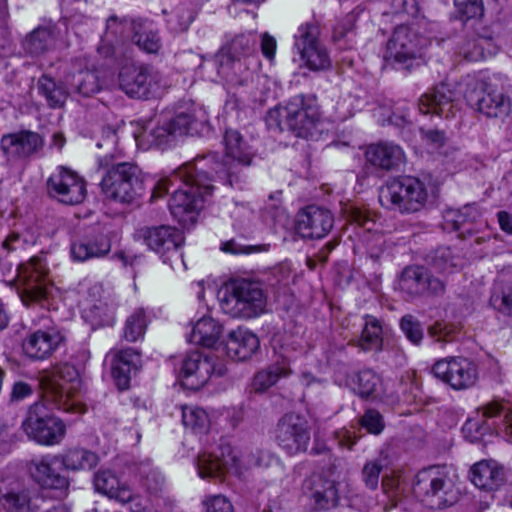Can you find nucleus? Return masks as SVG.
<instances>
[{
  "instance_id": "obj_1",
  "label": "nucleus",
  "mask_w": 512,
  "mask_h": 512,
  "mask_svg": "<svg viewBox=\"0 0 512 512\" xmlns=\"http://www.w3.org/2000/svg\"><path fill=\"white\" fill-rule=\"evenodd\" d=\"M176 185L169 202L170 212L183 226L191 225L214 189L206 161L195 159L160 179L154 186L152 198L162 197Z\"/></svg>"
},
{
  "instance_id": "obj_2",
  "label": "nucleus",
  "mask_w": 512,
  "mask_h": 512,
  "mask_svg": "<svg viewBox=\"0 0 512 512\" xmlns=\"http://www.w3.org/2000/svg\"><path fill=\"white\" fill-rule=\"evenodd\" d=\"M225 156L222 162L217 160L216 154L196 158L205 160L206 169L210 174L214 173L223 183L242 189L246 180L244 173L253 159V152L242 135L234 129H227L224 135Z\"/></svg>"
},
{
  "instance_id": "obj_3",
  "label": "nucleus",
  "mask_w": 512,
  "mask_h": 512,
  "mask_svg": "<svg viewBox=\"0 0 512 512\" xmlns=\"http://www.w3.org/2000/svg\"><path fill=\"white\" fill-rule=\"evenodd\" d=\"M319 108L315 97L303 94L291 97L284 106L270 109L266 123L270 129L289 130L297 137L306 138L319 121Z\"/></svg>"
},
{
  "instance_id": "obj_4",
  "label": "nucleus",
  "mask_w": 512,
  "mask_h": 512,
  "mask_svg": "<svg viewBox=\"0 0 512 512\" xmlns=\"http://www.w3.org/2000/svg\"><path fill=\"white\" fill-rule=\"evenodd\" d=\"M102 178L99 184L105 199L118 203H131L144 191L143 173L132 162H99Z\"/></svg>"
},
{
  "instance_id": "obj_5",
  "label": "nucleus",
  "mask_w": 512,
  "mask_h": 512,
  "mask_svg": "<svg viewBox=\"0 0 512 512\" xmlns=\"http://www.w3.org/2000/svg\"><path fill=\"white\" fill-rule=\"evenodd\" d=\"M381 206L400 214H414L424 210L430 200L429 191L423 181L413 176L389 179L379 188Z\"/></svg>"
},
{
  "instance_id": "obj_6",
  "label": "nucleus",
  "mask_w": 512,
  "mask_h": 512,
  "mask_svg": "<svg viewBox=\"0 0 512 512\" xmlns=\"http://www.w3.org/2000/svg\"><path fill=\"white\" fill-rule=\"evenodd\" d=\"M266 305L267 297L261 284L247 279L231 281L220 297L222 311L233 318L257 317L265 312Z\"/></svg>"
},
{
  "instance_id": "obj_7",
  "label": "nucleus",
  "mask_w": 512,
  "mask_h": 512,
  "mask_svg": "<svg viewBox=\"0 0 512 512\" xmlns=\"http://www.w3.org/2000/svg\"><path fill=\"white\" fill-rule=\"evenodd\" d=\"M319 21L312 19L300 24L293 36V52L299 67L311 72H324L332 67L330 51L323 41Z\"/></svg>"
},
{
  "instance_id": "obj_8",
  "label": "nucleus",
  "mask_w": 512,
  "mask_h": 512,
  "mask_svg": "<svg viewBox=\"0 0 512 512\" xmlns=\"http://www.w3.org/2000/svg\"><path fill=\"white\" fill-rule=\"evenodd\" d=\"M416 492L422 502L431 509H443L453 505L458 491L446 466H430L417 474Z\"/></svg>"
},
{
  "instance_id": "obj_9",
  "label": "nucleus",
  "mask_w": 512,
  "mask_h": 512,
  "mask_svg": "<svg viewBox=\"0 0 512 512\" xmlns=\"http://www.w3.org/2000/svg\"><path fill=\"white\" fill-rule=\"evenodd\" d=\"M419 23L397 25L387 42L385 59L410 69L414 61L422 58L424 50L430 45L428 37L419 30Z\"/></svg>"
},
{
  "instance_id": "obj_10",
  "label": "nucleus",
  "mask_w": 512,
  "mask_h": 512,
  "mask_svg": "<svg viewBox=\"0 0 512 512\" xmlns=\"http://www.w3.org/2000/svg\"><path fill=\"white\" fill-rule=\"evenodd\" d=\"M118 86L130 98L148 100L160 95L164 84L161 73L153 67L127 63L119 70Z\"/></svg>"
},
{
  "instance_id": "obj_11",
  "label": "nucleus",
  "mask_w": 512,
  "mask_h": 512,
  "mask_svg": "<svg viewBox=\"0 0 512 512\" xmlns=\"http://www.w3.org/2000/svg\"><path fill=\"white\" fill-rule=\"evenodd\" d=\"M25 434L41 445L59 444L65 437L66 425L58 417L50 415L43 403L30 406L25 420L22 422Z\"/></svg>"
},
{
  "instance_id": "obj_12",
  "label": "nucleus",
  "mask_w": 512,
  "mask_h": 512,
  "mask_svg": "<svg viewBox=\"0 0 512 512\" xmlns=\"http://www.w3.org/2000/svg\"><path fill=\"white\" fill-rule=\"evenodd\" d=\"M243 457L244 454L229 443H220L213 451L199 455L198 474L201 478L221 477L224 473L241 475Z\"/></svg>"
},
{
  "instance_id": "obj_13",
  "label": "nucleus",
  "mask_w": 512,
  "mask_h": 512,
  "mask_svg": "<svg viewBox=\"0 0 512 512\" xmlns=\"http://www.w3.org/2000/svg\"><path fill=\"white\" fill-rule=\"evenodd\" d=\"M310 428L307 420L296 413H286L275 429L277 445L288 455L305 452L310 442Z\"/></svg>"
},
{
  "instance_id": "obj_14",
  "label": "nucleus",
  "mask_w": 512,
  "mask_h": 512,
  "mask_svg": "<svg viewBox=\"0 0 512 512\" xmlns=\"http://www.w3.org/2000/svg\"><path fill=\"white\" fill-rule=\"evenodd\" d=\"M467 102L487 118L506 119L512 111V100L502 87L491 83L481 84L480 92L467 91Z\"/></svg>"
},
{
  "instance_id": "obj_15",
  "label": "nucleus",
  "mask_w": 512,
  "mask_h": 512,
  "mask_svg": "<svg viewBox=\"0 0 512 512\" xmlns=\"http://www.w3.org/2000/svg\"><path fill=\"white\" fill-rule=\"evenodd\" d=\"M48 194L67 205H77L86 197V182L75 171L58 167L46 182Z\"/></svg>"
},
{
  "instance_id": "obj_16",
  "label": "nucleus",
  "mask_w": 512,
  "mask_h": 512,
  "mask_svg": "<svg viewBox=\"0 0 512 512\" xmlns=\"http://www.w3.org/2000/svg\"><path fill=\"white\" fill-rule=\"evenodd\" d=\"M432 372L454 390L468 389L474 386L478 379L475 364L464 357L441 359L433 365Z\"/></svg>"
},
{
  "instance_id": "obj_17",
  "label": "nucleus",
  "mask_w": 512,
  "mask_h": 512,
  "mask_svg": "<svg viewBox=\"0 0 512 512\" xmlns=\"http://www.w3.org/2000/svg\"><path fill=\"white\" fill-rule=\"evenodd\" d=\"M43 144V138L37 132L20 130L2 135L0 150L8 163L15 164L29 160Z\"/></svg>"
},
{
  "instance_id": "obj_18",
  "label": "nucleus",
  "mask_w": 512,
  "mask_h": 512,
  "mask_svg": "<svg viewBox=\"0 0 512 512\" xmlns=\"http://www.w3.org/2000/svg\"><path fill=\"white\" fill-rule=\"evenodd\" d=\"M296 231L306 239H322L334 226L333 213L322 206L308 205L296 215Z\"/></svg>"
},
{
  "instance_id": "obj_19",
  "label": "nucleus",
  "mask_w": 512,
  "mask_h": 512,
  "mask_svg": "<svg viewBox=\"0 0 512 512\" xmlns=\"http://www.w3.org/2000/svg\"><path fill=\"white\" fill-rule=\"evenodd\" d=\"M401 292L409 297H418L422 295H440L445 291V284L439 278L430 274L422 266L406 267L398 281Z\"/></svg>"
},
{
  "instance_id": "obj_20",
  "label": "nucleus",
  "mask_w": 512,
  "mask_h": 512,
  "mask_svg": "<svg viewBox=\"0 0 512 512\" xmlns=\"http://www.w3.org/2000/svg\"><path fill=\"white\" fill-rule=\"evenodd\" d=\"M418 109L422 114L451 118L460 111V105L455 92L447 84L440 83L420 97Z\"/></svg>"
},
{
  "instance_id": "obj_21",
  "label": "nucleus",
  "mask_w": 512,
  "mask_h": 512,
  "mask_svg": "<svg viewBox=\"0 0 512 512\" xmlns=\"http://www.w3.org/2000/svg\"><path fill=\"white\" fill-rule=\"evenodd\" d=\"M137 21L138 18L111 15L106 21V29L97 49L99 54L106 58L116 56L120 47L129 37V32L131 35L133 34L134 24Z\"/></svg>"
},
{
  "instance_id": "obj_22",
  "label": "nucleus",
  "mask_w": 512,
  "mask_h": 512,
  "mask_svg": "<svg viewBox=\"0 0 512 512\" xmlns=\"http://www.w3.org/2000/svg\"><path fill=\"white\" fill-rule=\"evenodd\" d=\"M224 374L222 366L217 367L212 357L198 351L188 354L182 360L181 376L185 380L191 379V386L200 387L208 382L210 377Z\"/></svg>"
},
{
  "instance_id": "obj_23",
  "label": "nucleus",
  "mask_w": 512,
  "mask_h": 512,
  "mask_svg": "<svg viewBox=\"0 0 512 512\" xmlns=\"http://www.w3.org/2000/svg\"><path fill=\"white\" fill-rule=\"evenodd\" d=\"M32 491L14 477L0 479V502L7 512H34Z\"/></svg>"
},
{
  "instance_id": "obj_24",
  "label": "nucleus",
  "mask_w": 512,
  "mask_h": 512,
  "mask_svg": "<svg viewBox=\"0 0 512 512\" xmlns=\"http://www.w3.org/2000/svg\"><path fill=\"white\" fill-rule=\"evenodd\" d=\"M60 463L57 456L44 455L30 461L29 471L32 478L42 487L62 490L67 488L69 483L57 469Z\"/></svg>"
},
{
  "instance_id": "obj_25",
  "label": "nucleus",
  "mask_w": 512,
  "mask_h": 512,
  "mask_svg": "<svg viewBox=\"0 0 512 512\" xmlns=\"http://www.w3.org/2000/svg\"><path fill=\"white\" fill-rule=\"evenodd\" d=\"M111 375L119 390H126L130 386L132 373L139 370L141 355L133 348L111 351Z\"/></svg>"
},
{
  "instance_id": "obj_26",
  "label": "nucleus",
  "mask_w": 512,
  "mask_h": 512,
  "mask_svg": "<svg viewBox=\"0 0 512 512\" xmlns=\"http://www.w3.org/2000/svg\"><path fill=\"white\" fill-rule=\"evenodd\" d=\"M62 336L55 329L37 330L22 342L24 354L32 360H45L58 348Z\"/></svg>"
},
{
  "instance_id": "obj_27",
  "label": "nucleus",
  "mask_w": 512,
  "mask_h": 512,
  "mask_svg": "<svg viewBox=\"0 0 512 512\" xmlns=\"http://www.w3.org/2000/svg\"><path fill=\"white\" fill-rule=\"evenodd\" d=\"M139 235L147 247L157 253L177 250L184 242L182 232L168 225L145 227Z\"/></svg>"
},
{
  "instance_id": "obj_28",
  "label": "nucleus",
  "mask_w": 512,
  "mask_h": 512,
  "mask_svg": "<svg viewBox=\"0 0 512 512\" xmlns=\"http://www.w3.org/2000/svg\"><path fill=\"white\" fill-rule=\"evenodd\" d=\"M258 58H242L220 56L218 73L232 86H244L253 80L254 72L259 68Z\"/></svg>"
},
{
  "instance_id": "obj_29",
  "label": "nucleus",
  "mask_w": 512,
  "mask_h": 512,
  "mask_svg": "<svg viewBox=\"0 0 512 512\" xmlns=\"http://www.w3.org/2000/svg\"><path fill=\"white\" fill-rule=\"evenodd\" d=\"M110 250L111 241L109 237L102 232L86 235L74 241L70 247L71 257L77 262L104 257Z\"/></svg>"
},
{
  "instance_id": "obj_30",
  "label": "nucleus",
  "mask_w": 512,
  "mask_h": 512,
  "mask_svg": "<svg viewBox=\"0 0 512 512\" xmlns=\"http://www.w3.org/2000/svg\"><path fill=\"white\" fill-rule=\"evenodd\" d=\"M58 38L57 25L48 22L28 33L22 41V48L30 56H41L55 47Z\"/></svg>"
},
{
  "instance_id": "obj_31",
  "label": "nucleus",
  "mask_w": 512,
  "mask_h": 512,
  "mask_svg": "<svg viewBox=\"0 0 512 512\" xmlns=\"http://www.w3.org/2000/svg\"><path fill=\"white\" fill-rule=\"evenodd\" d=\"M29 269V275L20 294L21 300L26 306L39 304L43 307L48 297L49 282L41 271L42 265L39 260L32 259Z\"/></svg>"
},
{
  "instance_id": "obj_32",
  "label": "nucleus",
  "mask_w": 512,
  "mask_h": 512,
  "mask_svg": "<svg viewBox=\"0 0 512 512\" xmlns=\"http://www.w3.org/2000/svg\"><path fill=\"white\" fill-rule=\"evenodd\" d=\"M93 485L98 493L121 503H127L134 497L131 488L111 469H99L94 475Z\"/></svg>"
},
{
  "instance_id": "obj_33",
  "label": "nucleus",
  "mask_w": 512,
  "mask_h": 512,
  "mask_svg": "<svg viewBox=\"0 0 512 512\" xmlns=\"http://www.w3.org/2000/svg\"><path fill=\"white\" fill-rule=\"evenodd\" d=\"M444 222L446 229L457 231L463 238L477 232L482 225L480 212L472 205H466L459 210H447Z\"/></svg>"
},
{
  "instance_id": "obj_34",
  "label": "nucleus",
  "mask_w": 512,
  "mask_h": 512,
  "mask_svg": "<svg viewBox=\"0 0 512 512\" xmlns=\"http://www.w3.org/2000/svg\"><path fill=\"white\" fill-rule=\"evenodd\" d=\"M308 485L316 509L328 510L337 506L339 494L334 480L315 474L308 480Z\"/></svg>"
},
{
  "instance_id": "obj_35",
  "label": "nucleus",
  "mask_w": 512,
  "mask_h": 512,
  "mask_svg": "<svg viewBox=\"0 0 512 512\" xmlns=\"http://www.w3.org/2000/svg\"><path fill=\"white\" fill-rule=\"evenodd\" d=\"M472 483L483 490H495L505 481V472L496 461L482 460L470 469Z\"/></svg>"
},
{
  "instance_id": "obj_36",
  "label": "nucleus",
  "mask_w": 512,
  "mask_h": 512,
  "mask_svg": "<svg viewBox=\"0 0 512 512\" xmlns=\"http://www.w3.org/2000/svg\"><path fill=\"white\" fill-rule=\"evenodd\" d=\"M259 345V339L255 334L239 328L229 333L225 348L229 358L244 361L258 350Z\"/></svg>"
},
{
  "instance_id": "obj_37",
  "label": "nucleus",
  "mask_w": 512,
  "mask_h": 512,
  "mask_svg": "<svg viewBox=\"0 0 512 512\" xmlns=\"http://www.w3.org/2000/svg\"><path fill=\"white\" fill-rule=\"evenodd\" d=\"M366 158L375 167L391 170L399 167L404 162L405 156L400 146L393 143H379L368 147Z\"/></svg>"
},
{
  "instance_id": "obj_38",
  "label": "nucleus",
  "mask_w": 512,
  "mask_h": 512,
  "mask_svg": "<svg viewBox=\"0 0 512 512\" xmlns=\"http://www.w3.org/2000/svg\"><path fill=\"white\" fill-rule=\"evenodd\" d=\"M131 40L142 52L147 54L156 55L162 48L159 30L148 19L138 18V21L134 24Z\"/></svg>"
},
{
  "instance_id": "obj_39",
  "label": "nucleus",
  "mask_w": 512,
  "mask_h": 512,
  "mask_svg": "<svg viewBox=\"0 0 512 512\" xmlns=\"http://www.w3.org/2000/svg\"><path fill=\"white\" fill-rule=\"evenodd\" d=\"M205 121L203 112L193 108L177 111L172 118L167 120V123L174 137H177L199 133L203 129Z\"/></svg>"
},
{
  "instance_id": "obj_40",
  "label": "nucleus",
  "mask_w": 512,
  "mask_h": 512,
  "mask_svg": "<svg viewBox=\"0 0 512 512\" xmlns=\"http://www.w3.org/2000/svg\"><path fill=\"white\" fill-rule=\"evenodd\" d=\"M478 411L481 412L480 418L467 420L462 428L465 437L471 442L479 441L492 430L489 420L500 415L502 406L496 402L488 403Z\"/></svg>"
},
{
  "instance_id": "obj_41",
  "label": "nucleus",
  "mask_w": 512,
  "mask_h": 512,
  "mask_svg": "<svg viewBox=\"0 0 512 512\" xmlns=\"http://www.w3.org/2000/svg\"><path fill=\"white\" fill-rule=\"evenodd\" d=\"M222 326L211 317H202L187 336L188 342L204 347H213L220 338Z\"/></svg>"
},
{
  "instance_id": "obj_42",
  "label": "nucleus",
  "mask_w": 512,
  "mask_h": 512,
  "mask_svg": "<svg viewBox=\"0 0 512 512\" xmlns=\"http://www.w3.org/2000/svg\"><path fill=\"white\" fill-rule=\"evenodd\" d=\"M37 89L39 94L45 98L47 106L52 109L62 108L69 97L65 84L57 82L46 74L38 79Z\"/></svg>"
},
{
  "instance_id": "obj_43",
  "label": "nucleus",
  "mask_w": 512,
  "mask_h": 512,
  "mask_svg": "<svg viewBox=\"0 0 512 512\" xmlns=\"http://www.w3.org/2000/svg\"><path fill=\"white\" fill-rule=\"evenodd\" d=\"M356 345L363 351H380L382 349V326L380 321L371 315L363 317L361 334Z\"/></svg>"
},
{
  "instance_id": "obj_44",
  "label": "nucleus",
  "mask_w": 512,
  "mask_h": 512,
  "mask_svg": "<svg viewBox=\"0 0 512 512\" xmlns=\"http://www.w3.org/2000/svg\"><path fill=\"white\" fill-rule=\"evenodd\" d=\"M71 388H74V384L68 386L67 383L50 381L44 385V400L56 409L71 411L76 404L70 392Z\"/></svg>"
},
{
  "instance_id": "obj_45",
  "label": "nucleus",
  "mask_w": 512,
  "mask_h": 512,
  "mask_svg": "<svg viewBox=\"0 0 512 512\" xmlns=\"http://www.w3.org/2000/svg\"><path fill=\"white\" fill-rule=\"evenodd\" d=\"M65 81L76 93L84 97H91L102 88L97 72L89 69L67 75Z\"/></svg>"
},
{
  "instance_id": "obj_46",
  "label": "nucleus",
  "mask_w": 512,
  "mask_h": 512,
  "mask_svg": "<svg viewBox=\"0 0 512 512\" xmlns=\"http://www.w3.org/2000/svg\"><path fill=\"white\" fill-rule=\"evenodd\" d=\"M294 356L287 354L284 356L282 362H277L270 365L267 369L260 371L254 378V386L257 390H266L277 383V381L290 374L289 361Z\"/></svg>"
},
{
  "instance_id": "obj_47",
  "label": "nucleus",
  "mask_w": 512,
  "mask_h": 512,
  "mask_svg": "<svg viewBox=\"0 0 512 512\" xmlns=\"http://www.w3.org/2000/svg\"><path fill=\"white\" fill-rule=\"evenodd\" d=\"M99 462L98 455L85 448L68 449L62 456L61 463L69 470H90Z\"/></svg>"
},
{
  "instance_id": "obj_48",
  "label": "nucleus",
  "mask_w": 512,
  "mask_h": 512,
  "mask_svg": "<svg viewBox=\"0 0 512 512\" xmlns=\"http://www.w3.org/2000/svg\"><path fill=\"white\" fill-rule=\"evenodd\" d=\"M353 390L361 398L377 396L382 387L380 376L372 369L358 371L352 378Z\"/></svg>"
},
{
  "instance_id": "obj_49",
  "label": "nucleus",
  "mask_w": 512,
  "mask_h": 512,
  "mask_svg": "<svg viewBox=\"0 0 512 512\" xmlns=\"http://www.w3.org/2000/svg\"><path fill=\"white\" fill-rule=\"evenodd\" d=\"M149 319L144 308L139 307L126 318L122 337L128 342H136L143 339L148 327Z\"/></svg>"
},
{
  "instance_id": "obj_50",
  "label": "nucleus",
  "mask_w": 512,
  "mask_h": 512,
  "mask_svg": "<svg viewBox=\"0 0 512 512\" xmlns=\"http://www.w3.org/2000/svg\"><path fill=\"white\" fill-rule=\"evenodd\" d=\"M257 40L253 34H240L235 36L229 45L227 51L220 56L242 58L248 60L249 58H258L256 53Z\"/></svg>"
},
{
  "instance_id": "obj_51",
  "label": "nucleus",
  "mask_w": 512,
  "mask_h": 512,
  "mask_svg": "<svg viewBox=\"0 0 512 512\" xmlns=\"http://www.w3.org/2000/svg\"><path fill=\"white\" fill-rule=\"evenodd\" d=\"M84 317L93 327L112 326L116 320V306L113 303L99 301L85 310Z\"/></svg>"
},
{
  "instance_id": "obj_52",
  "label": "nucleus",
  "mask_w": 512,
  "mask_h": 512,
  "mask_svg": "<svg viewBox=\"0 0 512 512\" xmlns=\"http://www.w3.org/2000/svg\"><path fill=\"white\" fill-rule=\"evenodd\" d=\"M182 423L186 428L191 429L195 433L206 432L210 419L205 410L195 406H183Z\"/></svg>"
},
{
  "instance_id": "obj_53",
  "label": "nucleus",
  "mask_w": 512,
  "mask_h": 512,
  "mask_svg": "<svg viewBox=\"0 0 512 512\" xmlns=\"http://www.w3.org/2000/svg\"><path fill=\"white\" fill-rule=\"evenodd\" d=\"M490 41L485 37L465 39L458 46V54L471 62L483 60L486 57V46H490Z\"/></svg>"
},
{
  "instance_id": "obj_54",
  "label": "nucleus",
  "mask_w": 512,
  "mask_h": 512,
  "mask_svg": "<svg viewBox=\"0 0 512 512\" xmlns=\"http://www.w3.org/2000/svg\"><path fill=\"white\" fill-rule=\"evenodd\" d=\"M431 266L438 273H451L458 268L459 263L449 248H439L432 257Z\"/></svg>"
},
{
  "instance_id": "obj_55",
  "label": "nucleus",
  "mask_w": 512,
  "mask_h": 512,
  "mask_svg": "<svg viewBox=\"0 0 512 512\" xmlns=\"http://www.w3.org/2000/svg\"><path fill=\"white\" fill-rule=\"evenodd\" d=\"M491 304L499 311L512 315V276L502 283L499 292L493 293Z\"/></svg>"
},
{
  "instance_id": "obj_56",
  "label": "nucleus",
  "mask_w": 512,
  "mask_h": 512,
  "mask_svg": "<svg viewBox=\"0 0 512 512\" xmlns=\"http://www.w3.org/2000/svg\"><path fill=\"white\" fill-rule=\"evenodd\" d=\"M456 11L462 21L477 19L484 14L482 0H454Z\"/></svg>"
},
{
  "instance_id": "obj_57",
  "label": "nucleus",
  "mask_w": 512,
  "mask_h": 512,
  "mask_svg": "<svg viewBox=\"0 0 512 512\" xmlns=\"http://www.w3.org/2000/svg\"><path fill=\"white\" fill-rule=\"evenodd\" d=\"M400 328L407 339L419 345L424 337L423 327L421 322L413 315H404L400 320Z\"/></svg>"
},
{
  "instance_id": "obj_58",
  "label": "nucleus",
  "mask_w": 512,
  "mask_h": 512,
  "mask_svg": "<svg viewBox=\"0 0 512 512\" xmlns=\"http://www.w3.org/2000/svg\"><path fill=\"white\" fill-rule=\"evenodd\" d=\"M359 424L368 433L379 435L385 428L383 416L375 409H367L359 418Z\"/></svg>"
},
{
  "instance_id": "obj_59",
  "label": "nucleus",
  "mask_w": 512,
  "mask_h": 512,
  "mask_svg": "<svg viewBox=\"0 0 512 512\" xmlns=\"http://www.w3.org/2000/svg\"><path fill=\"white\" fill-rule=\"evenodd\" d=\"M383 469V464L380 459L367 461L362 469V479L371 490L378 487L380 473Z\"/></svg>"
},
{
  "instance_id": "obj_60",
  "label": "nucleus",
  "mask_w": 512,
  "mask_h": 512,
  "mask_svg": "<svg viewBox=\"0 0 512 512\" xmlns=\"http://www.w3.org/2000/svg\"><path fill=\"white\" fill-rule=\"evenodd\" d=\"M273 460L274 458L268 452L262 450L246 453L243 457V472L253 467H268Z\"/></svg>"
},
{
  "instance_id": "obj_61",
  "label": "nucleus",
  "mask_w": 512,
  "mask_h": 512,
  "mask_svg": "<svg viewBox=\"0 0 512 512\" xmlns=\"http://www.w3.org/2000/svg\"><path fill=\"white\" fill-rule=\"evenodd\" d=\"M354 36V19L352 16H346L335 26L333 30V39L336 42L346 39L347 42L351 43Z\"/></svg>"
},
{
  "instance_id": "obj_62",
  "label": "nucleus",
  "mask_w": 512,
  "mask_h": 512,
  "mask_svg": "<svg viewBox=\"0 0 512 512\" xmlns=\"http://www.w3.org/2000/svg\"><path fill=\"white\" fill-rule=\"evenodd\" d=\"M145 137L149 138L151 146H161L167 143L171 138H175L167 121L153 128Z\"/></svg>"
},
{
  "instance_id": "obj_63",
  "label": "nucleus",
  "mask_w": 512,
  "mask_h": 512,
  "mask_svg": "<svg viewBox=\"0 0 512 512\" xmlns=\"http://www.w3.org/2000/svg\"><path fill=\"white\" fill-rule=\"evenodd\" d=\"M203 504L205 512H234L231 502L223 495L207 496Z\"/></svg>"
},
{
  "instance_id": "obj_64",
  "label": "nucleus",
  "mask_w": 512,
  "mask_h": 512,
  "mask_svg": "<svg viewBox=\"0 0 512 512\" xmlns=\"http://www.w3.org/2000/svg\"><path fill=\"white\" fill-rule=\"evenodd\" d=\"M391 10L395 15H407L414 18L419 9L416 0H392Z\"/></svg>"
}]
</instances>
